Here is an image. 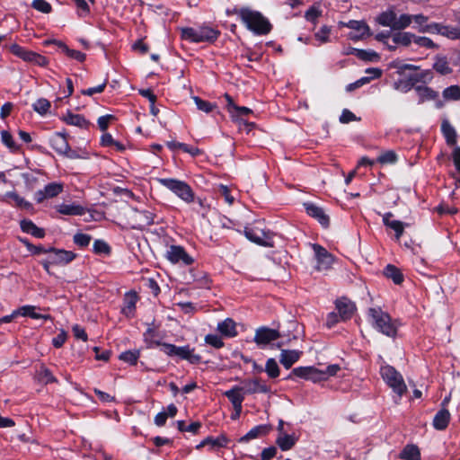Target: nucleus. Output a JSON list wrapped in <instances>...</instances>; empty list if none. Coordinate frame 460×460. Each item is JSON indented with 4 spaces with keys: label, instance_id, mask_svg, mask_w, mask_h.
<instances>
[{
    "label": "nucleus",
    "instance_id": "f257e3e1",
    "mask_svg": "<svg viewBox=\"0 0 460 460\" xmlns=\"http://www.w3.org/2000/svg\"><path fill=\"white\" fill-rule=\"evenodd\" d=\"M234 13L238 14L247 29L255 34L263 35L267 34L270 31V24L269 21L264 18L261 13L249 8L234 10Z\"/></svg>",
    "mask_w": 460,
    "mask_h": 460
},
{
    "label": "nucleus",
    "instance_id": "f03ea898",
    "mask_svg": "<svg viewBox=\"0 0 460 460\" xmlns=\"http://www.w3.org/2000/svg\"><path fill=\"white\" fill-rule=\"evenodd\" d=\"M368 315L373 327L378 332L388 337H394L396 335L397 327L387 313L375 307L368 310Z\"/></svg>",
    "mask_w": 460,
    "mask_h": 460
},
{
    "label": "nucleus",
    "instance_id": "7ed1b4c3",
    "mask_svg": "<svg viewBox=\"0 0 460 460\" xmlns=\"http://www.w3.org/2000/svg\"><path fill=\"white\" fill-rule=\"evenodd\" d=\"M219 31L208 27L200 26L197 28L187 27L181 29V38L190 42H214L218 38Z\"/></svg>",
    "mask_w": 460,
    "mask_h": 460
},
{
    "label": "nucleus",
    "instance_id": "20e7f679",
    "mask_svg": "<svg viewBox=\"0 0 460 460\" xmlns=\"http://www.w3.org/2000/svg\"><path fill=\"white\" fill-rule=\"evenodd\" d=\"M376 20L384 27H389L393 31H402L409 27L410 17L408 13H402L398 16L392 6L382 12Z\"/></svg>",
    "mask_w": 460,
    "mask_h": 460
},
{
    "label": "nucleus",
    "instance_id": "39448f33",
    "mask_svg": "<svg viewBox=\"0 0 460 460\" xmlns=\"http://www.w3.org/2000/svg\"><path fill=\"white\" fill-rule=\"evenodd\" d=\"M158 182L174 193L181 200L191 203L194 200V192L190 186L183 181L173 178H160Z\"/></svg>",
    "mask_w": 460,
    "mask_h": 460
},
{
    "label": "nucleus",
    "instance_id": "423d86ee",
    "mask_svg": "<svg viewBox=\"0 0 460 460\" xmlns=\"http://www.w3.org/2000/svg\"><path fill=\"white\" fill-rule=\"evenodd\" d=\"M380 374L384 381L393 389V391L402 397L406 392L407 386L403 381L402 375L391 366H383Z\"/></svg>",
    "mask_w": 460,
    "mask_h": 460
},
{
    "label": "nucleus",
    "instance_id": "0eeeda50",
    "mask_svg": "<svg viewBox=\"0 0 460 460\" xmlns=\"http://www.w3.org/2000/svg\"><path fill=\"white\" fill-rule=\"evenodd\" d=\"M244 235L251 242L264 247H274L275 245V234L270 230H266L260 226L245 227Z\"/></svg>",
    "mask_w": 460,
    "mask_h": 460
},
{
    "label": "nucleus",
    "instance_id": "6e6552de",
    "mask_svg": "<svg viewBox=\"0 0 460 460\" xmlns=\"http://www.w3.org/2000/svg\"><path fill=\"white\" fill-rule=\"evenodd\" d=\"M283 335L277 330L268 327H260L255 331L254 342L258 347L263 349Z\"/></svg>",
    "mask_w": 460,
    "mask_h": 460
},
{
    "label": "nucleus",
    "instance_id": "1a4fd4ad",
    "mask_svg": "<svg viewBox=\"0 0 460 460\" xmlns=\"http://www.w3.org/2000/svg\"><path fill=\"white\" fill-rule=\"evenodd\" d=\"M339 26L348 27L351 30L348 37L352 40H358L369 35V27L363 21L351 20L348 22H340Z\"/></svg>",
    "mask_w": 460,
    "mask_h": 460
},
{
    "label": "nucleus",
    "instance_id": "9d476101",
    "mask_svg": "<svg viewBox=\"0 0 460 460\" xmlns=\"http://www.w3.org/2000/svg\"><path fill=\"white\" fill-rule=\"evenodd\" d=\"M312 248L314 252V257L316 260V269L319 271L329 270L333 263L332 255L327 252L325 248L323 246L314 243L312 244Z\"/></svg>",
    "mask_w": 460,
    "mask_h": 460
},
{
    "label": "nucleus",
    "instance_id": "9b49d317",
    "mask_svg": "<svg viewBox=\"0 0 460 460\" xmlns=\"http://www.w3.org/2000/svg\"><path fill=\"white\" fill-rule=\"evenodd\" d=\"M165 257L173 264L182 263L183 265H190L193 262V259L180 245H171L166 251Z\"/></svg>",
    "mask_w": 460,
    "mask_h": 460
},
{
    "label": "nucleus",
    "instance_id": "f8f14e48",
    "mask_svg": "<svg viewBox=\"0 0 460 460\" xmlns=\"http://www.w3.org/2000/svg\"><path fill=\"white\" fill-rule=\"evenodd\" d=\"M52 148L60 155H64L70 158H75L76 155L71 150L65 133H56L50 138Z\"/></svg>",
    "mask_w": 460,
    "mask_h": 460
},
{
    "label": "nucleus",
    "instance_id": "ddd939ff",
    "mask_svg": "<svg viewBox=\"0 0 460 460\" xmlns=\"http://www.w3.org/2000/svg\"><path fill=\"white\" fill-rule=\"evenodd\" d=\"M426 31H429V33L442 35L449 40H457L460 38V28L456 26L432 22L429 23Z\"/></svg>",
    "mask_w": 460,
    "mask_h": 460
},
{
    "label": "nucleus",
    "instance_id": "4468645a",
    "mask_svg": "<svg viewBox=\"0 0 460 460\" xmlns=\"http://www.w3.org/2000/svg\"><path fill=\"white\" fill-rule=\"evenodd\" d=\"M291 375L305 380H310L314 383L323 381L321 369L316 368L315 367H298L292 370Z\"/></svg>",
    "mask_w": 460,
    "mask_h": 460
},
{
    "label": "nucleus",
    "instance_id": "2eb2a0df",
    "mask_svg": "<svg viewBox=\"0 0 460 460\" xmlns=\"http://www.w3.org/2000/svg\"><path fill=\"white\" fill-rule=\"evenodd\" d=\"M48 254L50 256V262H54L56 265L67 264L75 258L73 252L56 248H49Z\"/></svg>",
    "mask_w": 460,
    "mask_h": 460
},
{
    "label": "nucleus",
    "instance_id": "dca6fc26",
    "mask_svg": "<svg viewBox=\"0 0 460 460\" xmlns=\"http://www.w3.org/2000/svg\"><path fill=\"white\" fill-rule=\"evenodd\" d=\"M63 190V185L57 182H51L35 192V199L38 203L42 202L44 199H51L58 196Z\"/></svg>",
    "mask_w": 460,
    "mask_h": 460
},
{
    "label": "nucleus",
    "instance_id": "f3484780",
    "mask_svg": "<svg viewBox=\"0 0 460 460\" xmlns=\"http://www.w3.org/2000/svg\"><path fill=\"white\" fill-rule=\"evenodd\" d=\"M306 213L316 219L323 227H328L330 224V218L323 209L314 203H304Z\"/></svg>",
    "mask_w": 460,
    "mask_h": 460
},
{
    "label": "nucleus",
    "instance_id": "a211bd4d",
    "mask_svg": "<svg viewBox=\"0 0 460 460\" xmlns=\"http://www.w3.org/2000/svg\"><path fill=\"white\" fill-rule=\"evenodd\" d=\"M243 384L244 386L243 387L244 388L245 394H268L270 392V388L259 378L245 380Z\"/></svg>",
    "mask_w": 460,
    "mask_h": 460
},
{
    "label": "nucleus",
    "instance_id": "6ab92c4d",
    "mask_svg": "<svg viewBox=\"0 0 460 460\" xmlns=\"http://www.w3.org/2000/svg\"><path fill=\"white\" fill-rule=\"evenodd\" d=\"M244 394V388L238 385H235L224 393V395L231 402L233 408H239V406H243Z\"/></svg>",
    "mask_w": 460,
    "mask_h": 460
},
{
    "label": "nucleus",
    "instance_id": "aec40b11",
    "mask_svg": "<svg viewBox=\"0 0 460 460\" xmlns=\"http://www.w3.org/2000/svg\"><path fill=\"white\" fill-rule=\"evenodd\" d=\"M302 352L296 349H281L279 362L286 369H289L300 358Z\"/></svg>",
    "mask_w": 460,
    "mask_h": 460
},
{
    "label": "nucleus",
    "instance_id": "412c9836",
    "mask_svg": "<svg viewBox=\"0 0 460 460\" xmlns=\"http://www.w3.org/2000/svg\"><path fill=\"white\" fill-rule=\"evenodd\" d=\"M430 78H431V73L429 71H426L420 77L418 75H416L414 77L410 78L409 81L400 80L398 82H395L394 84V87L395 90H398L402 93H407L411 89V87L413 86L415 82H417L419 80H423V81H425L427 79L429 80Z\"/></svg>",
    "mask_w": 460,
    "mask_h": 460
},
{
    "label": "nucleus",
    "instance_id": "4be33fe9",
    "mask_svg": "<svg viewBox=\"0 0 460 460\" xmlns=\"http://www.w3.org/2000/svg\"><path fill=\"white\" fill-rule=\"evenodd\" d=\"M56 210L65 216H82L85 208L77 203H62L56 206Z\"/></svg>",
    "mask_w": 460,
    "mask_h": 460
},
{
    "label": "nucleus",
    "instance_id": "5701e85b",
    "mask_svg": "<svg viewBox=\"0 0 460 460\" xmlns=\"http://www.w3.org/2000/svg\"><path fill=\"white\" fill-rule=\"evenodd\" d=\"M336 309L338 310L341 319L345 321L352 316L355 311V305L351 301L346 298H341L336 301Z\"/></svg>",
    "mask_w": 460,
    "mask_h": 460
},
{
    "label": "nucleus",
    "instance_id": "b1692460",
    "mask_svg": "<svg viewBox=\"0 0 460 460\" xmlns=\"http://www.w3.org/2000/svg\"><path fill=\"white\" fill-rule=\"evenodd\" d=\"M217 330L222 336L226 338H233L237 335L236 324L231 318L219 322Z\"/></svg>",
    "mask_w": 460,
    "mask_h": 460
},
{
    "label": "nucleus",
    "instance_id": "393cba45",
    "mask_svg": "<svg viewBox=\"0 0 460 460\" xmlns=\"http://www.w3.org/2000/svg\"><path fill=\"white\" fill-rule=\"evenodd\" d=\"M174 356L179 357L181 359H186L191 364H198L200 362V356L194 353V349L190 346L177 347Z\"/></svg>",
    "mask_w": 460,
    "mask_h": 460
},
{
    "label": "nucleus",
    "instance_id": "a878e982",
    "mask_svg": "<svg viewBox=\"0 0 460 460\" xmlns=\"http://www.w3.org/2000/svg\"><path fill=\"white\" fill-rule=\"evenodd\" d=\"M137 296L135 292H128L125 295L121 312L127 317H132L136 309Z\"/></svg>",
    "mask_w": 460,
    "mask_h": 460
},
{
    "label": "nucleus",
    "instance_id": "bb28decb",
    "mask_svg": "<svg viewBox=\"0 0 460 460\" xmlns=\"http://www.w3.org/2000/svg\"><path fill=\"white\" fill-rule=\"evenodd\" d=\"M414 90L419 99V102L435 101L438 98V93L428 86L418 85Z\"/></svg>",
    "mask_w": 460,
    "mask_h": 460
},
{
    "label": "nucleus",
    "instance_id": "cd10ccee",
    "mask_svg": "<svg viewBox=\"0 0 460 460\" xmlns=\"http://www.w3.org/2000/svg\"><path fill=\"white\" fill-rule=\"evenodd\" d=\"M297 441V438L294 434L281 433L279 434L276 439V444L282 451L291 449Z\"/></svg>",
    "mask_w": 460,
    "mask_h": 460
},
{
    "label": "nucleus",
    "instance_id": "c85d7f7f",
    "mask_svg": "<svg viewBox=\"0 0 460 460\" xmlns=\"http://www.w3.org/2000/svg\"><path fill=\"white\" fill-rule=\"evenodd\" d=\"M441 131L446 138L447 145L455 146L456 144V131L447 119H443Z\"/></svg>",
    "mask_w": 460,
    "mask_h": 460
},
{
    "label": "nucleus",
    "instance_id": "c756f323",
    "mask_svg": "<svg viewBox=\"0 0 460 460\" xmlns=\"http://www.w3.org/2000/svg\"><path fill=\"white\" fill-rule=\"evenodd\" d=\"M449 420V411L443 408L435 415L433 420V426L436 429L443 430L447 427Z\"/></svg>",
    "mask_w": 460,
    "mask_h": 460
},
{
    "label": "nucleus",
    "instance_id": "7c9ffc66",
    "mask_svg": "<svg viewBox=\"0 0 460 460\" xmlns=\"http://www.w3.org/2000/svg\"><path fill=\"white\" fill-rule=\"evenodd\" d=\"M414 37L413 33L399 31L392 34V40L395 45L408 47L411 42H414Z\"/></svg>",
    "mask_w": 460,
    "mask_h": 460
},
{
    "label": "nucleus",
    "instance_id": "2f4dec72",
    "mask_svg": "<svg viewBox=\"0 0 460 460\" xmlns=\"http://www.w3.org/2000/svg\"><path fill=\"white\" fill-rule=\"evenodd\" d=\"M21 228L24 233L30 234L37 238H43L45 236V231L38 227L31 220L21 221Z\"/></svg>",
    "mask_w": 460,
    "mask_h": 460
},
{
    "label": "nucleus",
    "instance_id": "473e14b6",
    "mask_svg": "<svg viewBox=\"0 0 460 460\" xmlns=\"http://www.w3.org/2000/svg\"><path fill=\"white\" fill-rule=\"evenodd\" d=\"M18 309H19V313H20L21 316H29L32 319H43V320L50 319L49 314H43L37 312L38 308L34 305H23Z\"/></svg>",
    "mask_w": 460,
    "mask_h": 460
},
{
    "label": "nucleus",
    "instance_id": "72a5a7b5",
    "mask_svg": "<svg viewBox=\"0 0 460 460\" xmlns=\"http://www.w3.org/2000/svg\"><path fill=\"white\" fill-rule=\"evenodd\" d=\"M64 121L68 125L79 127L81 128L88 127L86 119L79 114L67 112L66 115L64 116Z\"/></svg>",
    "mask_w": 460,
    "mask_h": 460
},
{
    "label": "nucleus",
    "instance_id": "f704fd0d",
    "mask_svg": "<svg viewBox=\"0 0 460 460\" xmlns=\"http://www.w3.org/2000/svg\"><path fill=\"white\" fill-rule=\"evenodd\" d=\"M410 21H409V26L412 22H414L417 24V29L419 32L421 33H429V31H426V29L429 26V24H426L428 22V17L421 14H409Z\"/></svg>",
    "mask_w": 460,
    "mask_h": 460
},
{
    "label": "nucleus",
    "instance_id": "c9c22d12",
    "mask_svg": "<svg viewBox=\"0 0 460 460\" xmlns=\"http://www.w3.org/2000/svg\"><path fill=\"white\" fill-rule=\"evenodd\" d=\"M269 431V428L265 425H259L252 428L249 432L240 438L241 442H248L252 439L257 438L261 435H265Z\"/></svg>",
    "mask_w": 460,
    "mask_h": 460
},
{
    "label": "nucleus",
    "instance_id": "e433bc0d",
    "mask_svg": "<svg viewBox=\"0 0 460 460\" xmlns=\"http://www.w3.org/2000/svg\"><path fill=\"white\" fill-rule=\"evenodd\" d=\"M400 457L405 460H419L420 453L417 446L407 445L401 452Z\"/></svg>",
    "mask_w": 460,
    "mask_h": 460
},
{
    "label": "nucleus",
    "instance_id": "4c0bfd02",
    "mask_svg": "<svg viewBox=\"0 0 460 460\" xmlns=\"http://www.w3.org/2000/svg\"><path fill=\"white\" fill-rule=\"evenodd\" d=\"M385 275L387 278L392 279L395 284H401L403 280L402 274L394 265L389 264L385 267Z\"/></svg>",
    "mask_w": 460,
    "mask_h": 460
},
{
    "label": "nucleus",
    "instance_id": "58836bf2",
    "mask_svg": "<svg viewBox=\"0 0 460 460\" xmlns=\"http://www.w3.org/2000/svg\"><path fill=\"white\" fill-rule=\"evenodd\" d=\"M264 371L267 373L268 376L270 378H276L280 374V369L277 361L274 358H269L266 361Z\"/></svg>",
    "mask_w": 460,
    "mask_h": 460
},
{
    "label": "nucleus",
    "instance_id": "ea45409f",
    "mask_svg": "<svg viewBox=\"0 0 460 460\" xmlns=\"http://www.w3.org/2000/svg\"><path fill=\"white\" fill-rule=\"evenodd\" d=\"M37 376L39 381L48 384L56 381V378L52 375L51 371L47 368L45 366H40L37 372Z\"/></svg>",
    "mask_w": 460,
    "mask_h": 460
},
{
    "label": "nucleus",
    "instance_id": "a19ab883",
    "mask_svg": "<svg viewBox=\"0 0 460 460\" xmlns=\"http://www.w3.org/2000/svg\"><path fill=\"white\" fill-rule=\"evenodd\" d=\"M139 356H140V352L137 349L128 350V351L122 352L119 355V359L126 363H128L130 365H135L137 362Z\"/></svg>",
    "mask_w": 460,
    "mask_h": 460
},
{
    "label": "nucleus",
    "instance_id": "79ce46f5",
    "mask_svg": "<svg viewBox=\"0 0 460 460\" xmlns=\"http://www.w3.org/2000/svg\"><path fill=\"white\" fill-rule=\"evenodd\" d=\"M4 197L12 199L15 202L16 206H18L20 208H22L25 209H31L32 208V205L29 201H27L24 199H22V197H20L14 191H10V192L5 193Z\"/></svg>",
    "mask_w": 460,
    "mask_h": 460
},
{
    "label": "nucleus",
    "instance_id": "37998d69",
    "mask_svg": "<svg viewBox=\"0 0 460 460\" xmlns=\"http://www.w3.org/2000/svg\"><path fill=\"white\" fill-rule=\"evenodd\" d=\"M1 139L3 144L6 147H8L12 152H15L19 149L18 145L15 143L12 135L8 131L3 130L1 132Z\"/></svg>",
    "mask_w": 460,
    "mask_h": 460
},
{
    "label": "nucleus",
    "instance_id": "c03bdc74",
    "mask_svg": "<svg viewBox=\"0 0 460 460\" xmlns=\"http://www.w3.org/2000/svg\"><path fill=\"white\" fill-rule=\"evenodd\" d=\"M26 62L32 63L39 66H46L49 64L47 58L33 51L29 52L28 59H26Z\"/></svg>",
    "mask_w": 460,
    "mask_h": 460
},
{
    "label": "nucleus",
    "instance_id": "a18cd8bd",
    "mask_svg": "<svg viewBox=\"0 0 460 460\" xmlns=\"http://www.w3.org/2000/svg\"><path fill=\"white\" fill-rule=\"evenodd\" d=\"M443 97L446 100L457 101L460 99V88L457 85H451L443 91Z\"/></svg>",
    "mask_w": 460,
    "mask_h": 460
},
{
    "label": "nucleus",
    "instance_id": "49530a36",
    "mask_svg": "<svg viewBox=\"0 0 460 460\" xmlns=\"http://www.w3.org/2000/svg\"><path fill=\"white\" fill-rule=\"evenodd\" d=\"M50 108V102L45 99L40 98L33 104V110L40 115L46 114Z\"/></svg>",
    "mask_w": 460,
    "mask_h": 460
},
{
    "label": "nucleus",
    "instance_id": "de8ad7c7",
    "mask_svg": "<svg viewBox=\"0 0 460 460\" xmlns=\"http://www.w3.org/2000/svg\"><path fill=\"white\" fill-rule=\"evenodd\" d=\"M193 101H194L195 104L197 105V108L199 111H204L206 113L211 112L216 108L215 104H213L209 102L204 101L198 96H194Z\"/></svg>",
    "mask_w": 460,
    "mask_h": 460
},
{
    "label": "nucleus",
    "instance_id": "09e8293b",
    "mask_svg": "<svg viewBox=\"0 0 460 460\" xmlns=\"http://www.w3.org/2000/svg\"><path fill=\"white\" fill-rule=\"evenodd\" d=\"M414 43H416L418 46L425 49H438V46L429 38L428 37H422V36H416L414 37Z\"/></svg>",
    "mask_w": 460,
    "mask_h": 460
},
{
    "label": "nucleus",
    "instance_id": "8fccbe9b",
    "mask_svg": "<svg viewBox=\"0 0 460 460\" xmlns=\"http://www.w3.org/2000/svg\"><path fill=\"white\" fill-rule=\"evenodd\" d=\"M340 370L341 367L338 364L329 365L325 369H321L323 381H326L330 377L336 376Z\"/></svg>",
    "mask_w": 460,
    "mask_h": 460
},
{
    "label": "nucleus",
    "instance_id": "3c124183",
    "mask_svg": "<svg viewBox=\"0 0 460 460\" xmlns=\"http://www.w3.org/2000/svg\"><path fill=\"white\" fill-rule=\"evenodd\" d=\"M331 27L323 25L321 27V29L314 34L315 39L320 43H326L330 40V34H331Z\"/></svg>",
    "mask_w": 460,
    "mask_h": 460
},
{
    "label": "nucleus",
    "instance_id": "603ef678",
    "mask_svg": "<svg viewBox=\"0 0 460 460\" xmlns=\"http://www.w3.org/2000/svg\"><path fill=\"white\" fill-rule=\"evenodd\" d=\"M396 161L397 155L392 150L385 151V153L381 154L377 158V162L382 164H394Z\"/></svg>",
    "mask_w": 460,
    "mask_h": 460
},
{
    "label": "nucleus",
    "instance_id": "864d4df0",
    "mask_svg": "<svg viewBox=\"0 0 460 460\" xmlns=\"http://www.w3.org/2000/svg\"><path fill=\"white\" fill-rule=\"evenodd\" d=\"M205 342L216 349H220L224 346L222 338L217 334H208L205 337Z\"/></svg>",
    "mask_w": 460,
    "mask_h": 460
},
{
    "label": "nucleus",
    "instance_id": "5fc2aeb1",
    "mask_svg": "<svg viewBox=\"0 0 460 460\" xmlns=\"http://www.w3.org/2000/svg\"><path fill=\"white\" fill-rule=\"evenodd\" d=\"M321 14L322 10L318 6L313 5L306 11L305 17L307 21L315 22L316 20L321 16Z\"/></svg>",
    "mask_w": 460,
    "mask_h": 460
},
{
    "label": "nucleus",
    "instance_id": "6e6d98bb",
    "mask_svg": "<svg viewBox=\"0 0 460 460\" xmlns=\"http://www.w3.org/2000/svg\"><path fill=\"white\" fill-rule=\"evenodd\" d=\"M32 7L43 13H49L51 12V5L45 0H34Z\"/></svg>",
    "mask_w": 460,
    "mask_h": 460
},
{
    "label": "nucleus",
    "instance_id": "4d7b16f0",
    "mask_svg": "<svg viewBox=\"0 0 460 460\" xmlns=\"http://www.w3.org/2000/svg\"><path fill=\"white\" fill-rule=\"evenodd\" d=\"M353 52H356L357 56L363 60L376 61L378 59V55L374 51L353 49Z\"/></svg>",
    "mask_w": 460,
    "mask_h": 460
},
{
    "label": "nucleus",
    "instance_id": "13d9d810",
    "mask_svg": "<svg viewBox=\"0 0 460 460\" xmlns=\"http://www.w3.org/2000/svg\"><path fill=\"white\" fill-rule=\"evenodd\" d=\"M64 53L70 58L75 59L79 62H84L85 59V54L75 49H71L68 47H64Z\"/></svg>",
    "mask_w": 460,
    "mask_h": 460
},
{
    "label": "nucleus",
    "instance_id": "bf43d9fd",
    "mask_svg": "<svg viewBox=\"0 0 460 460\" xmlns=\"http://www.w3.org/2000/svg\"><path fill=\"white\" fill-rule=\"evenodd\" d=\"M434 68L440 74H447L450 72L447 61L444 58H439L434 64Z\"/></svg>",
    "mask_w": 460,
    "mask_h": 460
},
{
    "label": "nucleus",
    "instance_id": "052dcab7",
    "mask_svg": "<svg viewBox=\"0 0 460 460\" xmlns=\"http://www.w3.org/2000/svg\"><path fill=\"white\" fill-rule=\"evenodd\" d=\"M11 51L13 55H15L16 57H19L20 58L23 59L24 61H26V59H28V54H29L30 50H27L24 48H22L17 44H13L11 46Z\"/></svg>",
    "mask_w": 460,
    "mask_h": 460
},
{
    "label": "nucleus",
    "instance_id": "680f3d73",
    "mask_svg": "<svg viewBox=\"0 0 460 460\" xmlns=\"http://www.w3.org/2000/svg\"><path fill=\"white\" fill-rule=\"evenodd\" d=\"M93 251L96 253L108 254L110 252V246L104 241L96 240L93 243Z\"/></svg>",
    "mask_w": 460,
    "mask_h": 460
},
{
    "label": "nucleus",
    "instance_id": "e2e57ef3",
    "mask_svg": "<svg viewBox=\"0 0 460 460\" xmlns=\"http://www.w3.org/2000/svg\"><path fill=\"white\" fill-rule=\"evenodd\" d=\"M408 226V224H405L402 221H396V223L391 224V229L394 231L395 238L397 241L400 240L401 236L402 235L404 227Z\"/></svg>",
    "mask_w": 460,
    "mask_h": 460
},
{
    "label": "nucleus",
    "instance_id": "0e129e2a",
    "mask_svg": "<svg viewBox=\"0 0 460 460\" xmlns=\"http://www.w3.org/2000/svg\"><path fill=\"white\" fill-rule=\"evenodd\" d=\"M91 237L85 234H76L74 236V242L81 247L87 246L90 243Z\"/></svg>",
    "mask_w": 460,
    "mask_h": 460
},
{
    "label": "nucleus",
    "instance_id": "69168bd1",
    "mask_svg": "<svg viewBox=\"0 0 460 460\" xmlns=\"http://www.w3.org/2000/svg\"><path fill=\"white\" fill-rule=\"evenodd\" d=\"M181 149L183 152L190 154L192 157L199 156V155H202V153H203L202 150H200L199 148H198L196 146H189L184 143L182 146H181Z\"/></svg>",
    "mask_w": 460,
    "mask_h": 460
},
{
    "label": "nucleus",
    "instance_id": "338daca9",
    "mask_svg": "<svg viewBox=\"0 0 460 460\" xmlns=\"http://www.w3.org/2000/svg\"><path fill=\"white\" fill-rule=\"evenodd\" d=\"M357 119H358L355 114L347 109H344L341 112V115L340 116V121L341 123H349Z\"/></svg>",
    "mask_w": 460,
    "mask_h": 460
},
{
    "label": "nucleus",
    "instance_id": "774afa93",
    "mask_svg": "<svg viewBox=\"0 0 460 460\" xmlns=\"http://www.w3.org/2000/svg\"><path fill=\"white\" fill-rule=\"evenodd\" d=\"M73 333L76 339H80L84 341H87V334L84 328L80 325L75 324L72 327Z\"/></svg>",
    "mask_w": 460,
    "mask_h": 460
}]
</instances>
